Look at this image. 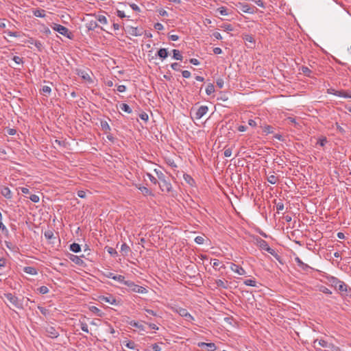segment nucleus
Masks as SVG:
<instances>
[{"instance_id":"obj_1","label":"nucleus","mask_w":351,"mask_h":351,"mask_svg":"<svg viewBox=\"0 0 351 351\" xmlns=\"http://www.w3.org/2000/svg\"><path fill=\"white\" fill-rule=\"evenodd\" d=\"M4 297L16 308H23V299H19L18 297L14 295L11 293H5Z\"/></svg>"},{"instance_id":"obj_2","label":"nucleus","mask_w":351,"mask_h":351,"mask_svg":"<svg viewBox=\"0 0 351 351\" xmlns=\"http://www.w3.org/2000/svg\"><path fill=\"white\" fill-rule=\"evenodd\" d=\"M125 285H126L129 288V290L132 292L138 293H147V290L146 288H145L142 286L137 285L134 282H132L131 280H126L125 282Z\"/></svg>"},{"instance_id":"obj_3","label":"nucleus","mask_w":351,"mask_h":351,"mask_svg":"<svg viewBox=\"0 0 351 351\" xmlns=\"http://www.w3.org/2000/svg\"><path fill=\"white\" fill-rule=\"evenodd\" d=\"M52 29L67 38H71V33L67 27L60 24L54 23L52 26Z\"/></svg>"},{"instance_id":"obj_4","label":"nucleus","mask_w":351,"mask_h":351,"mask_svg":"<svg viewBox=\"0 0 351 351\" xmlns=\"http://www.w3.org/2000/svg\"><path fill=\"white\" fill-rule=\"evenodd\" d=\"M90 71L88 69H77L75 71V73L78 76H80L84 80L91 84L93 82V80H92V78L90 75Z\"/></svg>"},{"instance_id":"obj_5","label":"nucleus","mask_w":351,"mask_h":351,"mask_svg":"<svg viewBox=\"0 0 351 351\" xmlns=\"http://www.w3.org/2000/svg\"><path fill=\"white\" fill-rule=\"evenodd\" d=\"M160 189L162 192L170 193L172 191V185L168 178H166L163 180L158 182Z\"/></svg>"},{"instance_id":"obj_6","label":"nucleus","mask_w":351,"mask_h":351,"mask_svg":"<svg viewBox=\"0 0 351 351\" xmlns=\"http://www.w3.org/2000/svg\"><path fill=\"white\" fill-rule=\"evenodd\" d=\"M45 332L47 333V337L51 339H56L59 336V332L57 329L52 326H47L45 328Z\"/></svg>"},{"instance_id":"obj_7","label":"nucleus","mask_w":351,"mask_h":351,"mask_svg":"<svg viewBox=\"0 0 351 351\" xmlns=\"http://www.w3.org/2000/svg\"><path fill=\"white\" fill-rule=\"evenodd\" d=\"M255 244L261 249L267 251L270 247L268 245V243L264 239L256 237L254 239Z\"/></svg>"},{"instance_id":"obj_8","label":"nucleus","mask_w":351,"mask_h":351,"mask_svg":"<svg viewBox=\"0 0 351 351\" xmlns=\"http://www.w3.org/2000/svg\"><path fill=\"white\" fill-rule=\"evenodd\" d=\"M208 111L207 106H201L195 113V118L197 120L202 119Z\"/></svg>"},{"instance_id":"obj_9","label":"nucleus","mask_w":351,"mask_h":351,"mask_svg":"<svg viewBox=\"0 0 351 351\" xmlns=\"http://www.w3.org/2000/svg\"><path fill=\"white\" fill-rule=\"evenodd\" d=\"M230 268L233 272L240 276H245L246 274L245 270L242 267L235 263H230Z\"/></svg>"},{"instance_id":"obj_10","label":"nucleus","mask_w":351,"mask_h":351,"mask_svg":"<svg viewBox=\"0 0 351 351\" xmlns=\"http://www.w3.org/2000/svg\"><path fill=\"white\" fill-rule=\"evenodd\" d=\"M197 346L206 350V351H215L217 349V346L214 343L199 342Z\"/></svg>"},{"instance_id":"obj_11","label":"nucleus","mask_w":351,"mask_h":351,"mask_svg":"<svg viewBox=\"0 0 351 351\" xmlns=\"http://www.w3.org/2000/svg\"><path fill=\"white\" fill-rule=\"evenodd\" d=\"M106 277H107L108 278H110V279H113L121 284H123L125 285V277L122 275H115L114 274L112 273V272H108L106 274H105Z\"/></svg>"},{"instance_id":"obj_12","label":"nucleus","mask_w":351,"mask_h":351,"mask_svg":"<svg viewBox=\"0 0 351 351\" xmlns=\"http://www.w3.org/2000/svg\"><path fill=\"white\" fill-rule=\"evenodd\" d=\"M99 300L101 302H106V303H109L110 304H112V305H117L118 304V302L116 300V298L112 296V295H101L99 297Z\"/></svg>"},{"instance_id":"obj_13","label":"nucleus","mask_w":351,"mask_h":351,"mask_svg":"<svg viewBox=\"0 0 351 351\" xmlns=\"http://www.w3.org/2000/svg\"><path fill=\"white\" fill-rule=\"evenodd\" d=\"M84 256L82 255V256H78L74 254H69V259L74 263L75 264L79 265V266H85V263L82 259V257H84Z\"/></svg>"},{"instance_id":"obj_14","label":"nucleus","mask_w":351,"mask_h":351,"mask_svg":"<svg viewBox=\"0 0 351 351\" xmlns=\"http://www.w3.org/2000/svg\"><path fill=\"white\" fill-rule=\"evenodd\" d=\"M237 7L244 13L253 14L254 12V8L247 3H239Z\"/></svg>"},{"instance_id":"obj_15","label":"nucleus","mask_w":351,"mask_h":351,"mask_svg":"<svg viewBox=\"0 0 351 351\" xmlns=\"http://www.w3.org/2000/svg\"><path fill=\"white\" fill-rule=\"evenodd\" d=\"M295 261L297 263L298 266L305 271L312 269V267L304 263L298 256L295 258Z\"/></svg>"},{"instance_id":"obj_16","label":"nucleus","mask_w":351,"mask_h":351,"mask_svg":"<svg viewBox=\"0 0 351 351\" xmlns=\"http://www.w3.org/2000/svg\"><path fill=\"white\" fill-rule=\"evenodd\" d=\"M169 52L166 48H160L156 53V56H158L161 60H164L168 57Z\"/></svg>"},{"instance_id":"obj_17","label":"nucleus","mask_w":351,"mask_h":351,"mask_svg":"<svg viewBox=\"0 0 351 351\" xmlns=\"http://www.w3.org/2000/svg\"><path fill=\"white\" fill-rule=\"evenodd\" d=\"M1 194L6 199H10L12 198V193L7 186L2 187L1 189Z\"/></svg>"},{"instance_id":"obj_18","label":"nucleus","mask_w":351,"mask_h":351,"mask_svg":"<svg viewBox=\"0 0 351 351\" xmlns=\"http://www.w3.org/2000/svg\"><path fill=\"white\" fill-rule=\"evenodd\" d=\"M172 309L173 312L178 313L180 316L182 317H184L188 313V311L186 308L178 306L173 307Z\"/></svg>"},{"instance_id":"obj_19","label":"nucleus","mask_w":351,"mask_h":351,"mask_svg":"<svg viewBox=\"0 0 351 351\" xmlns=\"http://www.w3.org/2000/svg\"><path fill=\"white\" fill-rule=\"evenodd\" d=\"M128 33L134 36H140L143 34V32L140 31L138 27L132 26L128 27Z\"/></svg>"},{"instance_id":"obj_20","label":"nucleus","mask_w":351,"mask_h":351,"mask_svg":"<svg viewBox=\"0 0 351 351\" xmlns=\"http://www.w3.org/2000/svg\"><path fill=\"white\" fill-rule=\"evenodd\" d=\"M326 278L332 287H334L335 288L337 287L338 283L340 281L339 278L332 276H328Z\"/></svg>"},{"instance_id":"obj_21","label":"nucleus","mask_w":351,"mask_h":351,"mask_svg":"<svg viewBox=\"0 0 351 351\" xmlns=\"http://www.w3.org/2000/svg\"><path fill=\"white\" fill-rule=\"evenodd\" d=\"M28 42L31 45H34L37 48L38 51H42L43 49V45L41 41L31 38Z\"/></svg>"},{"instance_id":"obj_22","label":"nucleus","mask_w":351,"mask_h":351,"mask_svg":"<svg viewBox=\"0 0 351 351\" xmlns=\"http://www.w3.org/2000/svg\"><path fill=\"white\" fill-rule=\"evenodd\" d=\"M137 189L145 196H154V193L147 187L144 186H136Z\"/></svg>"},{"instance_id":"obj_23","label":"nucleus","mask_w":351,"mask_h":351,"mask_svg":"<svg viewBox=\"0 0 351 351\" xmlns=\"http://www.w3.org/2000/svg\"><path fill=\"white\" fill-rule=\"evenodd\" d=\"M85 25H86V27L88 30H91V31L95 30L98 27V24H97V21L95 20L88 21L86 23Z\"/></svg>"},{"instance_id":"obj_24","label":"nucleus","mask_w":351,"mask_h":351,"mask_svg":"<svg viewBox=\"0 0 351 351\" xmlns=\"http://www.w3.org/2000/svg\"><path fill=\"white\" fill-rule=\"evenodd\" d=\"M100 127L103 131L105 132V133H108L110 130V126L108 124V121L106 120H101L100 121Z\"/></svg>"},{"instance_id":"obj_25","label":"nucleus","mask_w":351,"mask_h":351,"mask_svg":"<svg viewBox=\"0 0 351 351\" xmlns=\"http://www.w3.org/2000/svg\"><path fill=\"white\" fill-rule=\"evenodd\" d=\"M23 271L27 274L32 276H36L38 274L37 269L35 267L30 266L25 267L23 268Z\"/></svg>"},{"instance_id":"obj_26","label":"nucleus","mask_w":351,"mask_h":351,"mask_svg":"<svg viewBox=\"0 0 351 351\" xmlns=\"http://www.w3.org/2000/svg\"><path fill=\"white\" fill-rule=\"evenodd\" d=\"M228 281L224 280L217 279L215 280L217 287L224 289H227L228 288Z\"/></svg>"},{"instance_id":"obj_27","label":"nucleus","mask_w":351,"mask_h":351,"mask_svg":"<svg viewBox=\"0 0 351 351\" xmlns=\"http://www.w3.org/2000/svg\"><path fill=\"white\" fill-rule=\"evenodd\" d=\"M267 252L269 253L271 255H272L276 261H278L280 263L282 264V258L280 255L278 254V253L271 247H269Z\"/></svg>"},{"instance_id":"obj_28","label":"nucleus","mask_w":351,"mask_h":351,"mask_svg":"<svg viewBox=\"0 0 351 351\" xmlns=\"http://www.w3.org/2000/svg\"><path fill=\"white\" fill-rule=\"evenodd\" d=\"M267 252L269 253L271 255H272L276 261H278L280 263L282 264V258L280 255L278 254V253L271 247H269Z\"/></svg>"},{"instance_id":"obj_29","label":"nucleus","mask_w":351,"mask_h":351,"mask_svg":"<svg viewBox=\"0 0 351 351\" xmlns=\"http://www.w3.org/2000/svg\"><path fill=\"white\" fill-rule=\"evenodd\" d=\"M128 324L132 327L138 328L141 331H145L144 326L141 324L139 322H138L135 320H131V321L128 322Z\"/></svg>"},{"instance_id":"obj_30","label":"nucleus","mask_w":351,"mask_h":351,"mask_svg":"<svg viewBox=\"0 0 351 351\" xmlns=\"http://www.w3.org/2000/svg\"><path fill=\"white\" fill-rule=\"evenodd\" d=\"M69 250L74 253H78L81 251V246L77 243H73L70 245Z\"/></svg>"},{"instance_id":"obj_31","label":"nucleus","mask_w":351,"mask_h":351,"mask_svg":"<svg viewBox=\"0 0 351 351\" xmlns=\"http://www.w3.org/2000/svg\"><path fill=\"white\" fill-rule=\"evenodd\" d=\"M33 14L38 18H44L45 16V10L43 9H36L33 11Z\"/></svg>"},{"instance_id":"obj_32","label":"nucleus","mask_w":351,"mask_h":351,"mask_svg":"<svg viewBox=\"0 0 351 351\" xmlns=\"http://www.w3.org/2000/svg\"><path fill=\"white\" fill-rule=\"evenodd\" d=\"M336 289H337L341 292H347L348 285L344 282L340 280Z\"/></svg>"},{"instance_id":"obj_33","label":"nucleus","mask_w":351,"mask_h":351,"mask_svg":"<svg viewBox=\"0 0 351 351\" xmlns=\"http://www.w3.org/2000/svg\"><path fill=\"white\" fill-rule=\"evenodd\" d=\"M130 252V247L125 243H123L121 246V252L124 256H127Z\"/></svg>"},{"instance_id":"obj_34","label":"nucleus","mask_w":351,"mask_h":351,"mask_svg":"<svg viewBox=\"0 0 351 351\" xmlns=\"http://www.w3.org/2000/svg\"><path fill=\"white\" fill-rule=\"evenodd\" d=\"M173 58L176 60H182L183 58V56L181 53V52L178 49H173Z\"/></svg>"},{"instance_id":"obj_35","label":"nucleus","mask_w":351,"mask_h":351,"mask_svg":"<svg viewBox=\"0 0 351 351\" xmlns=\"http://www.w3.org/2000/svg\"><path fill=\"white\" fill-rule=\"evenodd\" d=\"M123 344L130 350H134L136 348V344L134 341L125 340L123 341Z\"/></svg>"},{"instance_id":"obj_36","label":"nucleus","mask_w":351,"mask_h":351,"mask_svg":"<svg viewBox=\"0 0 351 351\" xmlns=\"http://www.w3.org/2000/svg\"><path fill=\"white\" fill-rule=\"evenodd\" d=\"M274 131V128L271 125H265L263 128V132L265 135L273 134Z\"/></svg>"},{"instance_id":"obj_37","label":"nucleus","mask_w":351,"mask_h":351,"mask_svg":"<svg viewBox=\"0 0 351 351\" xmlns=\"http://www.w3.org/2000/svg\"><path fill=\"white\" fill-rule=\"evenodd\" d=\"M243 283L246 286L254 287H257V282H256V281L254 279H247V280H245Z\"/></svg>"},{"instance_id":"obj_38","label":"nucleus","mask_w":351,"mask_h":351,"mask_svg":"<svg viewBox=\"0 0 351 351\" xmlns=\"http://www.w3.org/2000/svg\"><path fill=\"white\" fill-rule=\"evenodd\" d=\"M120 108L121 110H123L125 112H127L128 114H130L132 112V108L127 104H124V103L121 104L120 105Z\"/></svg>"},{"instance_id":"obj_39","label":"nucleus","mask_w":351,"mask_h":351,"mask_svg":"<svg viewBox=\"0 0 351 351\" xmlns=\"http://www.w3.org/2000/svg\"><path fill=\"white\" fill-rule=\"evenodd\" d=\"M318 343V345L323 347V348H328L329 346V344L328 343L324 340V339H320V340H315L313 343H314V346H315V343Z\"/></svg>"},{"instance_id":"obj_40","label":"nucleus","mask_w":351,"mask_h":351,"mask_svg":"<svg viewBox=\"0 0 351 351\" xmlns=\"http://www.w3.org/2000/svg\"><path fill=\"white\" fill-rule=\"evenodd\" d=\"M183 177L185 182L189 185L193 186V184L195 183L194 179L191 176L188 174H184Z\"/></svg>"},{"instance_id":"obj_41","label":"nucleus","mask_w":351,"mask_h":351,"mask_svg":"<svg viewBox=\"0 0 351 351\" xmlns=\"http://www.w3.org/2000/svg\"><path fill=\"white\" fill-rule=\"evenodd\" d=\"M154 172L156 173L157 178L159 180V182L163 180L166 178H167L161 171L158 170L156 169H154Z\"/></svg>"},{"instance_id":"obj_42","label":"nucleus","mask_w":351,"mask_h":351,"mask_svg":"<svg viewBox=\"0 0 351 351\" xmlns=\"http://www.w3.org/2000/svg\"><path fill=\"white\" fill-rule=\"evenodd\" d=\"M300 71L307 77H311L312 73L311 70L306 66H302L300 68Z\"/></svg>"},{"instance_id":"obj_43","label":"nucleus","mask_w":351,"mask_h":351,"mask_svg":"<svg viewBox=\"0 0 351 351\" xmlns=\"http://www.w3.org/2000/svg\"><path fill=\"white\" fill-rule=\"evenodd\" d=\"M243 40H245V42H247V43H252L253 45L255 44V40H254V37L250 34L245 35L243 37Z\"/></svg>"},{"instance_id":"obj_44","label":"nucleus","mask_w":351,"mask_h":351,"mask_svg":"<svg viewBox=\"0 0 351 351\" xmlns=\"http://www.w3.org/2000/svg\"><path fill=\"white\" fill-rule=\"evenodd\" d=\"M215 92V86L213 84H209L206 88V93L207 95H211Z\"/></svg>"},{"instance_id":"obj_45","label":"nucleus","mask_w":351,"mask_h":351,"mask_svg":"<svg viewBox=\"0 0 351 351\" xmlns=\"http://www.w3.org/2000/svg\"><path fill=\"white\" fill-rule=\"evenodd\" d=\"M267 182L271 184H276V182L278 181L277 178L274 174L268 176L267 178Z\"/></svg>"},{"instance_id":"obj_46","label":"nucleus","mask_w":351,"mask_h":351,"mask_svg":"<svg viewBox=\"0 0 351 351\" xmlns=\"http://www.w3.org/2000/svg\"><path fill=\"white\" fill-rule=\"evenodd\" d=\"M221 27L226 32H231L233 30L232 25L229 23H223V25H221Z\"/></svg>"},{"instance_id":"obj_47","label":"nucleus","mask_w":351,"mask_h":351,"mask_svg":"<svg viewBox=\"0 0 351 351\" xmlns=\"http://www.w3.org/2000/svg\"><path fill=\"white\" fill-rule=\"evenodd\" d=\"M45 237L48 240H51L52 239H56L54 237V234L51 230H47L45 232Z\"/></svg>"},{"instance_id":"obj_48","label":"nucleus","mask_w":351,"mask_h":351,"mask_svg":"<svg viewBox=\"0 0 351 351\" xmlns=\"http://www.w3.org/2000/svg\"><path fill=\"white\" fill-rule=\"evenodd\" d=\"M217 12L222 16H226L228 14V9L226 7H220L217 9Z\"/></svg>"},{"instance_id":"obj_49","label":"nucleus","mask_w":351,"mask_h":351,"mask_svg":"<svg viewBox=\"0 0 351 351\" xmlns=\"http://www.w3.org/2000/svg\"><path fill=\"white\" fill-rule=\"evenodd\" d=\"M146 176H147V178H149L150 182L152 183H153L154 184H156L158 183V180L154 176H152L150 173H147Z\"/></svg>"},{"instance_id":"obj_50","label":"nucleus","mask_w":351,"mask_h":351,"mask_svg":"<svg viewBox=\"0 0 351 351\" xmlns=\"http://www.w3.org/2000/svg\"><path fill=\"white\" fill-rule=\"evenodd\" d=\"M97 19L101 24L106 25L108 23L107 18L105 16L99 15L97 17Z\"/></svg>"},{"instance_id":"obj_51","label":"nucleus","mask_w":351,"mask_h":351,"mask_svg":"<svg viewBox=\"0 0 351 351\" xmlns=\"http://www.w3.org/2000/svg\"><path fill=\"white\" fill-rule=\"evenodd\" d=\"M38 309L40 311V312L45 316H47L49 315V311L48 309H47L45 307H43L41 306H38Z\"/></svg>"},{"instance_id":"obj_52","label":"nucleus","mask_w":351,"mask_h":351,"mask_svg":"<svg viewBox=\"0 0 351 351\" xmlns=\"http://www.w3.org/2000/svg\"><path fill=\"white\" fill-rule=\"evenodd\" d=\"M106 250L108 253H109L112 256H117L118 255L117 250L111 247H107Z\"/></svg>"},{"instance_id":"obj_53","label":"nucleus","mask_w":351,"mask_h":351,"mask_svg":"<svg viewBox=\"0 0 351 351\" xmlns=\"http://www.w3.org/2000/svg\"><path fill=\"white\" fill-rule=\"evenodd\" d=\"M319 291L325 294H327V295L332 294V291L328 288H327L326 287H324V286H321L319 287Z\"/></svg>"},{"instance_id":"obj_54","label":"nucleus","mask_w":351,"mask_h":351,"mask_svg":"<svg viewBox=\"0 0 351 351\" xmlns=\"http://www.w3.org/2000/svg\"><path fill=\"white\" fill-rule=\"evenodd\" d=\"M41 90L43 94L49 95L51 92V88L48 86H43Z\"/></svg>"},{"instance_id":"obj_55","label":"nucleus","mask_w":351,"mask_h":351,"mask_svg":"<svg viewBox=\"0 0 351 351\" xmlns=\"http://www.w3.org/2000/svg\"><path fill=\"white\" fill-rule=\"evenodd\" d=\"M38 291L41 294H46V293H47L49 292V290L47 287H46V286H41V287H40L38 289Z\"/></svg>"},{"instance_id":"obj_56","label":"nucleus","mask_w":351,"mask_h":351,"mask_svg":"<svg viewBox=\"0 0 351 351\" xmlns=\"http://www.w3.org/2000/svg\"><path fill=\"white\" fill-rule=\"evenodd\" d=\"M339 97H343L347 98L348 97V93L343 91V90H337L336 95Z\"/></svg>"},{"instance_id":"obj_57","label":"nucleus","mask_w":351,"mask_h":351,"mask_svg":"<svg viewBox=\"0 0 351 351\" xmlns=\"http://www.w3.org/2000/svg\"><path fill=\"white\" fill-rule=\"evenodd\" d=\"M194 241L198 245H202L204 243V239L203 237L201 236L196 237Z\"/></svg>"},{"instance_id":"obj_58","label":"nucleus","mask_w":351,"mask_h":351,"mask_svg":"<svg viewBox=\"0 0 351 351\" xmlns=\"http://www.w3.org/2000/svg\"><path fill=\"white\" fill-rule=\"evenodd\" d=\"M29 199L34 203H38L40 200V197L36 194H32L29 196Z\"/></svg>"},{"instance_id":"obj_59","label":"nucleus","mask_w":351,"mask_h":351,"mask_svg":"<svg viewBox=\"0 0 351 351\" xmlns=\"http://www.w3.org/2000/svg\"><path fill=\"white\" fill-rule=\"evenodd\" d=\"M80 328L82 331H84V332H86V333H88L89 332V330H88V325L86 323H84V322H82L80 324Z\"/></svg>"},{"instance_id":"obj_60","label":"nucleus","mask_w":351,"mask_h":351,"mask_svg":"<svg viewBox=\"0 0 351 351\" xmlns=\"http://www.w3.org/2000/svg\"><path fill=\"white\" fill-rule=\"evenodd\" d=\"M216 84L219 88H222L224 85V81L222 78L219 77L217 79Z\"/></svg>"},{"instance_id":"obj_61","label":"nucleus","mask_w":351,"mask_h":351,"mask_svg":"<svg viewBox=\"0 0 351 351\" xmlns=\"http://www.w3.org/2000/svg\"><path fill=\"white\" fill-rule=\"evenodd\" d=\"M12 60L17 64H21L23 63V58H20L19 56H14Z\"/></svg>"},{"instance_id":"obj_62","label":"nucleus","mask_w":351,"mask_h":351,"mask_svg":"<svg viewBox=\"0 0 351 351\" xmlns=\"http://www.w3.org/2000/svg\"><path fill=\"white\" fill-rule=\"evenodd\" d=\"M139 117L141 118V119H142L143 121H144L145 122H147L149 119L148 114L145 112H143L142 113H141L139 115Z\"/></svg>"},{"instance_id":"obj_63","label":"nucleus","mask_w":351,"mask_h":351,"mask_svg":"<svg viewBox=\"0 0 351 351\" xmlns=\"http://www.w3.org/2000/svg\"><path fill=\"white\" fill-rule=\"evenodd\" d=\"M171 67L173 70L178 71L180 70V64L178 62H173L171 64Z\"/></svg>"},{"instance_id":"obj_64","label":"nucleus","mask_w":351,"mask_h":351,"mask_svg":"<svg viewBox=\"0 0 351 351\" xmlns=\"http://www.w3.org/2000/svg\"><path fill=\"white\" fill-rule=\"evenodd\" d=\"M186 321L192 322L194 320V317L188 312L184 317Z\"/></svg>"}]
</instances>
